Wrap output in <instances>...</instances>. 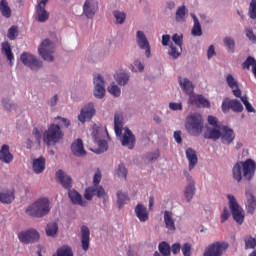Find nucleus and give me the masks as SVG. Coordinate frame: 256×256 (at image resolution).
<instances>
[{
	"instance_id": "nucleus-1",
	"label": "nucleus",
	"mask_w": 256,
	"mask_h": 256,
	"mask_svg": "<svg viewBox=\"0 0 256 256\" xmlns=\"http://www.w3.org/2000/svg\"><path fill=\"white\" fill-rule=\"evenodd\" d=\"M256 164L255 161L248 159L246 161L237 162L232 168V177L237 183L241 181H251L255 177Z\"/></svg>"
},
{
	"instance_id": "nucleus-2",
	"label": "nucleus",
	"mask_w": 256,
	"mask_h": 256,
	"mask_svg": "<svg viewBox=\"0 0 256 256\" xmlns=\"http://www.w3.org/2000/svg\"><path fill=\"white\" fill-rule=\"evenodd\" d=\"M50 211L51 202H49V199L47 198H42L38 199L36 202L26 208V215L41 219L46 215H49Z\"/></svg>"
},
{
	"instance_id": "nucleus-3",
	"label": "nucleus",
	"mask_w": 256,
	"mask_h": 256,
	"mask_svg": "<svg viewBox=\"0 0 256 256\" xmlns=\"http://www.w3.org/2000/svg\"><path fill=\"white\" fill-rule=\"evenodd\" d=\"M63 137H65V134L63 133V130H61V126L57 124H51L43 133V141L48 147L57 145L59 141L63 140Z\"/></svg>"
},
{
	"instance_id": "nucleus-4",
	"label": "nucleus",
	"mask_w": 256,
	"mask_h": 256,
	"mask_svg": "<svg viewBox=\"0 0 256 256\" xmlns=\"http://www.w3.org/2000/svg\"><path fill=\"white\" fill-rule=\"evenodd\" d=\"M186 130L192 137H199L203 133V116L199 113L191 114L186 119Z\"/></svg>"
},
{
	"instance_id": "nucleus-5",
	"label": "nucleus",
	"mask_w": 256,
	"mask_h": 256,
	"mask_svg": "<svg viewBox=\"0 0 256 256\" xmlns=\"http://www.w3.org/2000/svg\"><path fill=\"white\" fill-rule=\"evenodd\" d=\"M38 53L44 59V61H48L49 63H53L55 61V57L53 53H55V45L49 39H44L40 46L38 47Z\"/></svg>"
},
{
	"instance_id": "nucleus-6",
	"label": "nucleus",
	"mask_w": 256,
	"mask_h": 256,
	"mask_svg": "<svg viewBox=\"0 0 256 256\" xmlns=\"http://www.w3.org/2000/svg\"><path fill=\"white\" fill-rule=\"evenodd\" d=\"M229 200V207L230 211L232 213V217L238 225H243V221L245 220V214H243V208L239 206L237 203V200L235 199V196L229 194L228 196Z\"/></svg>"
},
{
	"instance_id": "nucleus-7",
	"label": "nucleus",
	"mask_w": 256,
	"mask_h": 256,
	"mask_svg": "<svg viewBox=\"0 0 256 256\" xmlns=\"http://www.w3.org/2000/svg\"><path fill=\"white\" fill-rule=\"evenodd\" d=\"M20 60L22 61L23 65H25V67H29L31 71H39V69L43 67V61L29 52L22 53Z\"/></svg>"
},
{
	"instance_id": "nucleus-8",
	"label": "nucleus",
	"mask_w": 256,
	"mask_h": 256,
	"mask_svg": "<svg viewBox=\"0 0 256 256\" xmlns=\"http://www.w3.org/2000/svg\"><path fill=\"white\" fill-rule=\"evenodd\" d=\"M183 175H184V177L186 179V183H187L185 190H184V195H185V199H186L187 203H190V201H192V199L195 195L196 182H195V178H193V175H191V173H189V171L184 170Z\"/></svg>"
},
{
	"instance_id": "nucleus-9",
	"label": "nucleus",
	"mask_w": 256,
	"mask_h": 256,
	"mask_svg": "<svg viewBox=\"0 0 256 256\" xmlns=\"http://www.w3.org/2000/svg\"><path fill=\"white\" fill-rule=\"evenodd\" d=\"M229 249L227 242H215L207 247L204 256H222Z\"/></svg>"
},
{
	"instance_id": "nucleus-10",
	"label": "nucleus",
	"mask_w": 256,
	"mask_h": 256,
	"mask_svg": "<svg viewBox=\"0 0 256 256\" xmlns=\"http://www.w3.org/2000/svg\"><path fill=\"white\" fill-rule=\"evenodd\" d=\"M122 134L118 137H120V141H121V145L122 147H126L127 149H130V151H132V149H135V143H137V139L135 138V135L133 134V132L131 131V129H129L128 127L123 128Z\"/></svg>"
},
{
	"instance_id": "nucleus-11",
	"label": "nucleus",
	"mask_w": 256,
	"mask_h": 256,
	"mask_svg": "<svg viewBox=\"0 0 256 256\" xmlns=\"http://www.w3.org/2000/svg\"><path fill=\"white\" fill-rule=\"evenodd\" d=\"M136 43L139 49L145 51V55L147 59H149L151 57V44H149V40L144 31L138 30L136 32Z\"/></svg>"
},
{
	"instance_id": "nucleus-12",
	"label": "nucleus",
	"mask_w": 256,
	"mask_h": 256,
	"mask_svg": "<svg viewBox=\"0 0 256 256\" xmlns=\"http://www.w3.org/2000/svg\"><path fill=\"white\" fill-rule=\"evenodd\" d=\"M39 232L35 229H29L26 231H22L18 234V239L24 245H29L31 243H37L39 241Z\"/></svg>"
},
{
	"instance_id": "nucleus-13",
	"label": "nucleus",
	"mask_w": 256,
	"mask_h": 256,
	"mask_svg": "<svg viewBox=\"0 0 256 256\" xmlns=\"http://www.w3.org/2000/svg\"><path fill=\"white\" fill-rule=\"evenodd\" d=\"M233 111V113H242L243 104L238 99H229L226 98L222 102V111L223 113H229V110Z\"/></svg>"
},
{
	"instance_id": "nucleus-14",
	"label": "nucleus",
	"mask_w": 256,
	"mask_h": 256,
	"mask_svg": "<svg viewBox=\"0 0 256 256\" xmlns=\"http://www.w3.org/2000/svg\"><path fill=\"white\" fill-rule=\"evenodd\" d=\"M105 80L101 74L94 76V97L103 99L105 97Z\"/></svg>"
},
{
	"instance_id": "nucleus-15",
	"label": "nucleus",
	"mask_w": 256,
	"mask_h": 256,
	"mask_svg": "<svg viewBox=\"0 0 256 256\" xmlns=\"http://www.w3.org/2000/svg\"><path fill=\"white\" fill-rule=\"evenodd\" d=\"M47 3V0H40L36 6V21H38V23H45V21L49 20V12L45 9Z\"/></svg>"
},
{
	"instance_id": "nucleus-16",
	"label": "nucleus",
	"mask_w": 256,
	"mask_h": 256,
	"mask_svg": "<svg viewBox=\"0 0 256 256\" xmlns=\"http://www.w3.org/2000/svg\"><path fill=\"white\" fill-rule=\"evenodd\" d=\"M95 113V105H93V103H88L81 109L80 114L78 115V121H80V123L90 121V119H93Z\"/></svg>"
},
{
	"instance_id": "nucleus-17",
	"label": "nucleus",
	"mask_w": 256,
	"mask_h": 256,
	"mask_svg": "<svg viewBox=\"0 0 256 256\" xmlns=\"http://www.w3.org/2000/svg\"><path fill=\"white\" fill-rule=\"evenodd\" d=\"M98 10L99 2H97V0H85L83 5V13L88 19H93Z\"/></svg>"
},
{
	"instance_id": "nucleus-18",
	"label": "nucleus",
	"mask_w": 256,
	"mask_h": 256,
	"mask_svg": "<svg viewBox=\"0 0 256 256\" xmlns=\"http://www.w3.org/2000/svg\"><path fill=\"white\" fill-rule=\"evenodd\" d=\"M55 179L59 181L60 185H62L64 189H67V191L71 190V187H73V179L63 170L56 171Z\"/></svg>"
},
{
	"instance_id": "nucleus-19",
	"label": "nucleus",
	"mask_w": 256,
	"mask_h": 256,
	"mask_svg": "<svg viewBox=\"0 0 256 256\" xmlns=\"http://www.w3.org/2000/svg\"><path fill=\"white\" fill-rule=\"evenodd\" d=\"M220 141L223 145H231L235 141V131L227 126L221 127Z\"/></svg>"
},
{
	"instance_id": "nucleus-20",
	"label": "nucleus",
	"mask_w": 256,
	"mask_h": 256,
	"mask_svg": "<svg viewBox=\"0 0 256 256\" xmlns=\"http://www.w3.org/2000/svg\"><path fill=\"white\" fill-rule=\"evenodd\" d=\"M71 153L74 157H85L87 155L82 139L78 138L71 144Z\"/></svg>"
},
{
	"instance_id": "nucleus-21",
	"label": "nucleus",
	"mask_w": 256,
	"mask_h": 256,
	"mask_svg": "<svg viewBox=\"0 0 256 256\" xmlns=\"http://www.w3.org/2000/svg\"><path fill=\"white\" fill-rule=\"evenodd\" d=\"M164 223L169 233H175L177 226H175V214L169 210L164 211Z\"/></svg>"
},
{
	"instance_id": "nucleus-22",
	"label": "nucleus",
	"mask_w": 256,
	"mask_h": 256,
	"mask_svg": "<svg viewBox=\"0 0 256 256\" xmlns=\"http://www.w3.org/2000/svg\"><path fill=\"white\" fill-rule=\"evenodd\" d=\"M134 213L140 223H147L149 221V210H147L145 205L137 204L134 208Z\"/></svg>"
},
{
	"instance_id": "nucleus-23",
	"label": "nucleus",
	"mask_w": 256,
	"mask_h": 256,
	"mask_svg": "<svg viewBox=\"0 0 256 256\" xmlns=\"http://www.w3.org/2000/svg\"><path fill=\"white\" fill-rule=\"evenodd\" d=\"M178 83L180 89H182V91H184L186 95H189V97H191V95H195V93H193V91H195V85H193V82H191V80H189L188 78L179 77Z\"/></svg>"
},
{
	"instance_id": "nucleus-24",
	"label": "nucleus",
	"mask_w": 256,
	"mask_h": 256,
	"mask_svg": "<svg viewBox=\"0 0 256 256\" xmlns=\"http://www.w3.org/2000/svg\"><path fill=\"white\" fill-rule=\"evenodd\" d=\"M91 231L89 230V227L82 226L81 227V245L83 251H89V243L91 241Z\"/></svg>"
},
{
	"instance_id": "nucleus-25",
	"label": "nucleus",
	"mask_w": 256,
	"mask_h": 256,
	"mask_svg": "<svg viewBox=\"0 0 256 256\" xmlns=\"http://www.w3.org/2000/svg\"><path fill=\"white\" fill-rule=\"evenodd\" d=\"M222 127L223 126H208L205 133V139H212V141H217V139H220Z\"/></svg>"
},
{
	"instance_id": "nucleus-26",
	"label": "nucleus",
	"mask_w": 256,
	"mask_h": 256,
	"mask_svg": "<svg viewBox=\"0 0 256 256\" xmlns=\"http://www.w3.org/2000/svg\"><path fill=\"white\" fill-rule=\"evenodd\" d=\"M186 159L188 160V169L189 171H193L195 169V165H197L199 159L197 158V152L193 148H187L185 150Z\"/></svg>"
},
{
	"instance_id": "nucleus-27",
	"label": "nucleus",
	"mask_w": 256,
	"mask_h": 256,
	"mask_svg": "<svg viewBox=\"0 0 256 256\" xmlns=\"http://www.w3.org/2000/svg\"><path fill=\"white\" fill-rule=\"evenodd\" d=\"M226 83L228 85V87H230V89H232V93L234 95V97H241V89H239V82H237V80H235V78L233 77V75L228 74L226 76Z\"/></svg>"
},
{
	"instance_id": "nucleus-28",
	"label": "nucleus",
	"mask_w": 256,
	"mask_h": 256,
	"mask_svg": "<svg viewBox=\"0 0 256 256\" xmlns=\"http://www.w3.org/2000/svg\"><path fill=\"white\" fill-rule=\"evenodd\" d=\"M188 103H190V105H196L197 107H209V100L205 99L203 95H190Z\"/></svg>"
},
{
	"instance_id": "nucleus-29",
	"label": "nucleus",
	"mask_w": 256,
	"mask_h": 256,
	"mask_svg": "<svg viewBox=\"0 0 256 256\" xmlns=\"http://www.w3.org/2000/svg\"><path fill=\"white\" fill-rule=\"evenodd\" d=\"M68 197L73 205H80V207H87V202H83V196L77 190H69Z\"/></svg>"
},
{
	"instance_id": "nucleus-30",
	"label": "nucleus",
	"mask_w": 256,
	"mask_h": 256,
	"mask_svg": "<svg viewBox=\"0 0 256 256\" xmlns=\"http://www.w3.org/2000/svg\"><path fill=\"white\" fill-rule=\"evenodd\" d=\"M46 160L45 157L40 156L32 161V169L36 175H41L45 171Z\"/></svg>"
},
{
	"instance_id": "nucleus-31",
	"label": "nucleus",
	"mask_w": 256,
	"mask_h": 256,
	"mask_svg": "<svg viewBox=\"0 0 256 256\" xmlns=\"http://www.w3.org/2000/svg\"><path fill=\"white\" fill-rule=\"evenodd\" d=\"M114 131L117 137H121L123 131V114L120 112L114 115Z\"/></svg>"
},
{
	"instance_id": "nucleus-32",
	"label": "nucleus",
	"mask_w": 256,
	"mask_h": 256,
	"mask_svg": "<svg viewBox=\"0 0 256 256\" xmlns=\"http://www.w3.org/2000/svg\"><path fill=\"white\" fill-rule=\"evenodd\" d=\"M0 161H2V163H6V164H9L13 161V154H11V152H9V145H7V144L2 145V147H1Z\"/></svg>"
},
{
	"instance_id": "nucleus-33",
	"label": "nucleus",
	"mask_w": 256,
	"mask_h": 256,
	"mask_svg": "<svg viewBox=\"0 0 256 256\" xmlns=\"http://www.w3.org/2000/svg\"><path fill=\"white\" fill-rule=\"evenodd\" d=\"M190 17H192L194 21L191 35H193V37H201V35H203V29H201V22H199V18H197L195 14H190Z\"/></svg>"
},
{
	"instance_id": "nucleus-34",
	"label": "nucleus",
	"mask_w": 256,
	"mask_h": 256,
	"mask_svg": "<svg viewBox=\"0 0 256 256\" xmlns=\"http://www.w3.org/2000/svg\"><path fill=\"white\" fill-rule=\"evenodd\" d=\"M246 198H247V203H246V209L247 213H250L253 215L255 213L256 209V199L255 196L249 191L246 192Z\"/></svg>"
},
{
	"instance_id": "nucleus-35",
	"label": "nucleus",
	"mask_w": 256,
	"mask_h": 256,
	"mask_svg": "<svg viewBox=\"0 0 256 256\" xmlns=\"http://www.w3.org/2000/svg\"><path fill=\"white\" fill-rule=\"evenodd\" d=\"M2 53L7 57L10 67H13V59H15V57L13 56V51H11L9 42L2 43Z\"/></svg>"
},
{
	"instance_id": "nucleus-36",
	"label": "nucleus",
	"mask_w": 256,
	"mask_h": 256,
	"mask_svg": "<svg viewBox=\"0 0 256 256\" xmlns=\"http://www.w3.org/2000/svg\"><path fill=\"white\" fill-rule=\"evenodd\" d=\"M0 13L5 19H11L12 11L7 0L0 1Z\"/></svg>"
},
{
	"instance_id": "nucleus-37",
	"label": "nucleus",
	"mask_w": 256,
	"mask_h": 256,
	"mask_svg": "<svg viewBox=\"0 0 256 256\" xmlns=\"http://www.w3.org/2000/svg\"><path fill=\"white\" fill-rule=\"evenodd\" d=\"M187 7L180 6L176 10V21L177 23H185L187 21Z\"/></svg>"
},
{
	"instance_id": "nucleus-38",
	"label": "nucleus",
	"mask_w": 256,
	"mask_h": 256,
	"mask_svg": "<svg viewBox=\"0 0 256 256\" xmlns=\"http://www.w3.org/2000/svg\"><path fill=\"white\" fill-rule=\"evenodd\" d=\"M59 233V224L57 222H50L46 226L47 237H55Z\"/></svg>"
},
{
	"instance_id": "nucleus-39",
	"label": "nucleus",
	"mask_w": 256,
	"mask_h": 256,
	"mask_svg": "<svg viewBox=\"0 0 256 256\" xmlns=\"http://www.w3.org/2000/svg\"><path fill=\"white\" fill-rule=\"evenodd\" d=\"M131 79V76L129 75V73L126 72H122L120 74L117 75L116 77V83L120 86V87H125V85L129 84V80Z\"/></svg>"
},
{
	"instance_id": "nucleus-40",
	"label": "nucleus",
	"mask_w": 256,
	"mask_h": 256,
	"mask_svg": "<svg viewBox=\"0 0 256 256\" xmlns=\"http://www.w3.org/2000/svg\"><path fill=\"white\" fill-rule=\"evenodd\" d=\"M181 53H183V48H177L173 44L169 45L168 55L171 59H179V57H181Z\"/></svg>"
},
{
	"instance_id": "nucleus-41",
	"label": "nucleus",
	"mask_w": 256,
	"mask_h": 256,
	"mask_svg": "<svg viewBox=\"0 0 256 256\" xmlns=\"http://www.w3.org/2000/svg\"><path fill=\"white\" fill-rule=\"evenodd\" d=\"M127 201H129V196H127L126 193L118 191L117 192V207H118V209H123L124 205L127 204Z\"/></svg>"
},
{
	"instance_id": "nucleus-42",
	"label": "nucleus",
	"mask_w": 256,
	"mask_h": 256,
	"mask_svg": "<svg viewBox=\"0 0 256 256\" xmlns=\"http://www.w3.org/2000/svg\"><path fill=\"white\" fill-rule=\"evenodd\" d=\"M252 67V73L254 74V77L256 78V60L249 56L245 62L243 63V69H251Z\"/></svg>"
},
{
	"instance_id": "nucleus-43",
	"label": "nucleus",
	"mask_w": 256,
	"mask_h": 256,
	"mask_svg": "<svg viewBox=\"0 0 256 256\" xmlns=\"http://www.w3.org/2000/svg\"><path fill=\"white\" fill-rule=\"evenodd\" d=\"M14 199L15 196L11 191L0 192V203L9 204L12 203Z\"/></svg>"
},
{
	"instance_id": "nucleus-44",
	"label": "nucleus",
	"mask_w": 256,
	"mask_h": 256,
	"mask_svg": "<svg viewBox=\"0 0 256 256\" xmlns=\"http://www.w3.org/2000/svg\"><path fill=\"white\" fill-rule=\"evenodd\" d=\"M224 47L230 51V53H235V39L231 36H226L223 38Z\"/></svg>"
},
{
	"instance_id": "nucleus-45",
	"label": "nucleus",
	"mask_w": 256,
	"mask_h": 256,
	"mask_svg": "<svg viewBox=\"0 0 256 256\" xmlns=\"http://www.w3.org/2000/svg\"><path fill=\"white\" fill-rule=\"evenodd\" d=\"M94 193L98 199H103V203L107 201V192H105V188L103 186H93Z\"/></svg>"
},
{
	"instance_id": "nucleus-46",
	"label": "nucleus",
	"mask_w": 256,
	"mask_h": 256,
	"mask_svg": "<svg viewBox=\"0 0 256 256\" xmlns=\"http://www.w3.org/2000/svg\"><path fill=\"white\" fill-rule=\"evenodd\" d=\"M158 249L162 256H171V246L169 243L163 241L159 244Z\"/></svg>"
},
{
	"instance_id": "nucleus-47",
	"label": "nucleus",
	"mask_w": 256,
	"mask_h": 256,
	"mask_svg": "<svg viewBox=\"0 0 256 256\" xmlns=\"http://www.w3.org/2000/svg\"><path fill=\"white\" fill-rule=\"evenodd\" d=\"M7 37L10 41H15L19 37V28L15 25L8 29Z\"/></svg>"
},
{
	"instance_id": "nucleus-48",
	"label": "nucleus",
	"mask_w": 256,
	"mask_h": 256,
	"mask_svg": "<svg viewBox=\"0 0 256 256\" xmlns=\"http://www.w3.org/2000/svg\"><path fill=\"white\" fill-rule=\"evenodd\" d=\"M238 98L241 99V102L243 103L248 113H256L255 108H253V105H251V103L249 102V98L247 97V95L240 96Z\"/></svg>"
},
{
	"instance_id": "nucleus-49",
	"label": "nucleus",
	"mask_w": 256,
	"mask_h": 256,
	"mask_svg": "<svg viewBox=\"0 0 256 256\" xmlns=\"http://www.w3.org/2000/svg\"><path fill=\"white\" fill-rule=\"evenodd\" d=\"M98 147L94 153H96V155H101V153H105V151H107V149H109V146L107 144V142L105 140H98Z\"/></svg>"
},
{
	"instance_id": "nucleus-50",
	"label": "nucleus",
	"mask_w": 256,
	"mask_h": 256,
	"mask_svg": "<svg viewBox=\"0 0 256 256\" xmlns=\"http://www.w3.org/2000/svg\"><path fill=\"white\" fill-rule=\"evenodd\" d=\"M113 15H114V17L116 19V23L118 25H123V23H125V19H126L127 16L124 12H121L119 10H115L113 12Z\"/></svg>"
},
{
	"instance_id": "nucleus-51",
	"label": "nucleus",
	"mask_w": 256,
	"mask_h": 256,
	"mask_svg": "<svg viewBox=\"0 0 256 256\" xmlns=\"http://www.w3.org/2000/svg\"><path fill=\"white\" fill-rule=\"evenodd\" d=\"M108 93L113 97H121V88L117 84L113 83L108 87Z\"/></svg>"
},
{
	"instance_id": "nucleus-52",
	"label": "nucleus",
	"mask_w": 256,
	"mask_h": 256,
	"mask_svg": "<svg viewBox=\"0 0 256 256\" xmlns=\"http://www.w3.org/2000/svg\"><path fill=\"white\" fill-rule=\"evenodd\" d=\"M56 120L59 119L60 121L58 122V124L56 125H59L60 129H67L69 127H71V120L67 119V118H63V117H60V116H57L55 118Z\"/></svg>"
},
{
	"instance_id": "nucleus-53",
	"label": "nucleus",
	"mask_w": 256,
	"mask_h": 256,
	"mask_svg": "<svg viewBox=\"0 0 256 256\" xmlns=\"http://www.w3.org/2000/svg\"><path fill=\"white\" fill-rule=\"evenodd\" d=\"M245 35L247 37V39L252 42L253 45L256 44V35L255 33L253 32V28L251 27H246L245 28Z\"/></svg>"
},
{
	"instance_id": "nucleus-54",
	"label": "nucleus",
	"mask_w": 256,
	"mask_h": 256,
	"mask_svg": "<svg viewBox=\"0 0 256 256\" xmlns=\"http://www.w3.org/2000/svg\"><path fill=\"white\" fill-rule=\"evenodd\" d=\"M145 157L148 161H157L161 157V152L156 149L153 152L146 153Z\"/></svg>"
},
{
	"instance_id": "nucleus-55",
	"label": "nucleus",
	"mask_w": 256,
	"mask_h": 256,
	"mask_svg": "<svg viewBox=\"0 0 256 256\" xmlns=\"http://www.w3.org/2000/svg\"><path fill=\"white\" fill-rule=\"evenodd\" d=\"M1 105L6 111H11V109H13L14 106L13 102H11V99L7 97L2 98Z\"/></svg>"
},
{
	"instance_id": "nucleus-56",
	"label": "nucleus",
	"mask_w": 256,
	"mask_h": 256,
	"mask_svg": "<svg viewBox=\"0 0 256 256\" xmlns=\"http://www.w3.org/2000/svg\"><path fill=\"white\" fill-rule=\"evenodd\" d=\"M172 41L177 45L178 48H183V34H174L172 36Z\"/></svg>"
},
{
	"instance_id": "nucleus-57",
	"label": "nucleus",
	"mask_w": 256,
	"mask_h": 256,
	"mask_svg": "<svg viewBox=\"0 0 256 256\" xmlns=\"http://www.w3.org/2000/svg\"><path fill=\"white\" fill-rule=\"evenodd\" d=\"M245 249H255L256 240L253 237L245 238Z\"/></svg>"
},
{
	"instance_id": "nucleus-58",
	"label": "nucleus",
	"mask_w": 256,
	"mask_h": 256,
	"mask_svg": "<svg viewBox=\"0 0 256 256\" xmlns=\"http://www.w3.org/2000/svg\"><path fill=\"white\" fill-rule=\"evenodd\" d=\"M117 175H118V177H121L122 179L127 178V168L125 167V165H123V164L118 165Z\"/></svg>"
},
{
	"instance_id": "nucleus-59",
	"label": "nucleus",
	"mask_w": 256,
	"mask_h": 256,
	"mask_svg": "<svg viewBox=\"0 0 256 256\" xmlns=\"http://www.w3.org/2000/svg\"><path fill=\"white\" fill-rule=\"evenodd\" d=\"M132 71H133L134 73H137V72L143 73V71H145V66H144L143 63H141L139 60H136V61L134 62V66H133V68H132Z\"/></svg>"
},
{
	"instance_id": "nucleus-60",
	"label": "nucleus",
	"mask_w": 256,
	"mask_h": 256,
	"mask_svg": "<svg viewBox=\"0 0 256 256\" xmlns=\"http://www.w3.org/2000/svg\"><path fill=\"white\" fill-rule=\"evenodd\" d=\"M94 195H95V188H93V186L88 187L85 190L84 197L87 201H91V199H93Z\"/></svg>"
},
{
	"instance_id": "nucleus-61",
	"label": "nucleus",
	"mask_w": 256,
	"mask_h": 256,
	"mask_svg": "<svg viewBox=\"0 0 256 256\" xmlns=\"http://www.w3.org/2000/svg\"><path fill=\"white\" fill-rule=\"evenodd\" d=\"M250 19H256V0H252L249 10Z\"/></svg>"
},
{
	"instance_id": "nucleus-62",
	"label": "nucleus",
	"mask_w": 256,
	"mask_h": 256,
	"mask_svg": "<svg viewBox=\"0 0 256 256\" xmlns=\"http://www.w3.org/2000/svg\"><path fill=\"white\" fill-rule=\"evenodd\" d=\"M169 109H171V111H183V104L176 103V102H170Z\"/></svg>"
},
{
	"instance_id": "nucleus-63",
	"label": "nucleus",
	"mask_w": 256,
	"mask_h": 256,
	"mask_svg": "<svg viewBox=\"0 0 256 256\" xmlns=\"http://www.w3.org/2000/svg\"><path fill=\"white\" fill-rule=\"evenodd\" d=\"M182 253L184 256H191V244L184 243L182 246Z\"/></svg>"
},
{
	"instance_id": "nucleus-64",
	"label": "nucleus",
	"mask_w": 256,
	"mask_h": 256,
	"mask_svg": "<svg viewBox=\"0 0 256 256\" xmlns=\"http://www.w3.org/2000/svg\"><path fill=\"white\" fill-rule=\"evenodd\" d=\"M170 251H172L173 255H177L181 251V244L175 243L170 247Z\"/></svg>"
}]
</instances>
